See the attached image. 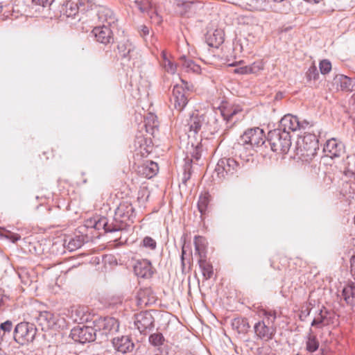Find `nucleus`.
<instances>
[{"label": "nucleus", "instance_id": "nucleus-16", "mask_svg": "<svg viewBox=\"0 0 355 355\" xmlns=\"http://www.w3.org/2000/svg\"><path fill=\"white\" fill-rule=\"evenodd\" d=\"M205 114L198 111L193 112L187 120V126L189 132L197 134L200 130L205 132Z\"/></svg>", "mask_w": 355, "mask_h": 355}, {"label": "nucleus", "instance_id": "nucleus-60", "mask_svg": "<svg viewBox=\"0 0 355 355\" xmlns=\"http://www.w3.org/2000/svg\"><path fill=\"white\" fill-rule=\"evenodd\" d=\"M1 353H2V351H1V349H0V355H1Z\"/></svg>", "mask_w": 355, "mask_h": 355}, {"label": "nucleus", "instance_id": "nucleus-34", "mask_svg": "<svg viewBox=\"0 0 355 355\" xmlns=\"http://www.w3.org/2000/svg\"><path fill=\"white\" fill-rule=\"evenodd\" d=\"M180 60L182 62V67L186 69L187 71L193 72L195 73H200V67L196 64L192 60L187 59L185 56H182L180 58Z\"/></svg>", "mask_w": 355, "mask_h": 355}, {"label": "nucleus", "instance_id": "nucleus-21", "mask_svg": "<svg viewBox=\"0 0 355 355\" xmlns=\"http://www.w3.org/2000/svg\"><path fill=\"white\" fill-rule=\"evenodd\" d=\"M112 344L118 352L123 354L132 351L134 347V344L128 336L114 338Z\"/></svg>", "mask_w": 355, "mask_h": 355}, {"label": "nucleus", "instance_id": "nucleus-12", "mask_svg": "<svg viewBox=\"0 0 355 355\" xmlns=\"http://www.w3.org/2000/svg\"><path fill=\"white\" fill-rule=\"evenodd\" d=\"M154 318L148 311L140 312L135 315V326L141 334H146L154 327Z\"/></svg>", "mask_w": 355, "mask_h": 355}, {"label": "nucleus", "instance_id": "nucleus-6", "mask_svg": "<svg viewBox=\"0 0 355 355\" xmlns=\"http://www.w3.org/2000/svg\"><path fill=\"white\" fill-rule=\"evenodd\" d=\"M37 334V328L33 323L22 322L17 324L14 331V339L24 345L33 342Z\"/></svg>", "mask_w": 355, "mask_h": 355}, {"label": "nucleus", "instance_id": "nucleus-49", "mask_svg": "<svg viewBox=\"0 0 355 355\" xmlns=\"http://www.w3.org/2000/svg\"><path fill=\"white\" fill-rule=\"evenodd\" d=\"M149 192L146 188H143L139 191L137 200L139 202H144L148 200Z\"/></svg>", "mask_w": 355, "mask_h": 355}, {"label": "nucleus", "instance_id": "nucleus-10", "mask_svg": "<svg viewBox=\"0 0 355 355\" xmlns=\"http://www.w3.org/2000/svg\"><path fill=\"white\" fill-rule=\"evenodd\" d=\"M309 127V122L306 121H300L296 116L292 114L284 115L280 121L279 128L282 131H297L298 130L306 129Z\"/></svg>", "mask_w": 355, "mask_h": 355}, {"label": "nucleus", "instance_id": "nucleus-15", "mask_svg": "<svg viewBox=\"0 0 355 355\" xmlns=\"http://www.w3.org/2000/svg\"><path fill=\"white\" fill-rule=\"evenodd\" d=\"M111 27L112 26L103 24L94 28L92 33L98 42L106 45L114 41Z\"/></svg>", "mask_w": 355, "mask_h": 355}, {"label": "nucleus", "instance_id": "nucleus-50", "mask_svg": "<svg viewBox=\"0 0 355 355\" xmlns=\"http://www.w3.org/2000/svg\"><path fill=\"white\" fill-rule=\"evenodd\" d=\"M53 0H33V3L35 5L46 7L51 6Z\"/></svg>", "mask_w": 355, "mask_h": 355}, {"label": "nucleus", "instance_id": "nucleus-29", "mask_svg": "<svg viewBox=\"0 0 355 355\" xmlns=\"http://www.w3.org/2000/svg\"><path fill=\"white\" fill-rule=\"evenodd\" d=\"M37 319L39 324L44 327L50 328L55 324V316L49 311L40 312Z\"/></svg>", "mask_w": 355, "mask_h": 355}, {"label": "nucleus", "instance_id": "nucleus-18", "mask_svg": "<svg viewBox=\"0 0 355 355\" xmlns=\"http://www.w3.org/2000/svg\"><path fill=\"white\" fill-rule=\"evenodd\" d=\"M134 270L136 275L142 278H149L153 274L151 263L147 259L138 261Z\"/></svg>", "mask_w": 355, "mask_h": 355}, {"label": "nucleus", "instance_id": "nucleus-59", "mask_svg": "<svg viewBox=\"0 0 355 355\" xmlns=\"http://www.w3.org/2000/svg\"><path fill=\"white\" fill-rule=\"evenodd\" d=\"M353 92L355 91V79H354V82H353Z\"/></svg>", "mask_w": 355, "mask_h": 355}, {"label": "nucleus", "instance_id": "nucleus-14", "mask_svg": "<svg viewBox=\"0 0 355 355\" xmlns=\"http://www.w3.org/2000/svg\"><path fill=\"white\" fill-rule=\"evenodd\" d=\"M117 49L119 57L125 61H130L137 55L135 45L128 40L120 41Z\"/></svg>", "mask_w": 355, "mask_h": 355}, {"label": "nucleus", "instance_id": "nucleus-20", "mask_svg": "<svg viewBox=\"0 0 355 355\" xmlns=\"http://www.w3.org/2000/svg\"><path fill=\"white\" fill-rule=\"evenodd\" d=\"M340 297L352 309H355V282H352L343 288Z\"/></svg>", "mask_w": 355, "mask_h": 355}, {"label": "nucleus", "instance_id": "nucleus-53", "mask_svg": "<svg viewBox=\"0 0 355 355\" xmlns=\"http://www.w3.org/2000/svg\"><path fill=\"white\" fill-rule=\"evenodd\" d=\"M8 239L11 240L13 243L19 241L21 236L17 234L10 233L8 236H6Z\"/></svg>", "mask_w": 355, "mask_h": 355}, {"label": "nucleus", "instance_id": "nucleus-37", "mask_svg": "<svg viewBox=\"0 0 355 355\" xmlns=\"http://www.w3.org/2000/svg\"><path fill=\"white\" fill-rule=\"evenodd\" d=\"M209 198L210 196L207 192L200 194L198 202V208L201 214H205L209 202Z\"/></svg>", "mask_w": 355, "mask_h": 355}, {"label": "nucleus", "instance_id": "nucleus-36", "mask_svg": "<svg viewBox=\"0 0 355 355\" xmlns=\"http://www.w3.org/2000/svg\"><path fill=\"white\" fill-rule=\"evenodd\" d=\"M191 252H187L185 242H184L182 247V253H181V266L182 272L186 271V266L189 265V268H190V266L191 263Z\"/></svg>", "mask_w": 355, "mask_h": 355}, {"label": "nucleus", "instance_id": "nucleus-41", "mask_svg": "<svg viewBox=\"0 0 355 355\" xmlns=\"http://www.w3.org/2000/svg\"><path fill=\"white\" fill-rule=\"evenodd\" d=\"M149 343L155 346V347H159L162 345L164 343L165 338L162 333L157 332L155 334H151L149 336Z\"/></svg>", "mask_w": 355, "mask_h": 355}, {"label": "nucleus", "instance_id": "nucleus-5", "mask_svg": "<svg viewBox=\"0 0 355 355\" xmlns=\"http://www.w3.org/2000/svg\"><path fill=\"white\" fill-rule=\"evenodd\" d=\"M240 168V164L234 159L223 157L218 160L215 173L220 180H223L236 175Z\"/></svg>", "mask_w": 355, "mask_h": 355}, {"label": "nucleus", "instance_id": "nucleus-7", "mask_svg": "<svg viewBox=\"0 0 355 355\" xmlns=\"http://www.w3.org/2000/svg\"><path fill=\"white\" fill-rule=\"evenodd\" d=\"M264 132L259 128H250L247 130L241 137V141L244 143L250 153L255 151V148L261 146L264 144Z\"/></svg>", "mask_w": 355, "mask_h": 355}, {"label": "nucleus", "instance_id": "nucleus-17", "mask_svg": "<svg viewBox=\"0 0 355 355\" xmlns=\"http://www.w3.org/2000/svg\"><path fill=\"white\" fill-rule=\"evenodd\" d=\"M343 145L338 142L336 139H328L324 146V152L327 156L331 158L339 157L343 151Z\"/></svg>", "mask_w": 355, "mask_h": 355}, {"label": "nucleus", "instance_id": "nucleus-25", "mask_svg": "<svg viewBox=\"0 0 355 355\" xmlns=\"http://www.w3.org/2000/svg\"><path fill=\"white\" fill-rule=\"evenodd\" d=\"M100 327L104 331V334H114L119 331V322L112 317L105 318L101 322Z\"/></svg>", "mask_w": 355, "mask_h": 355}, {"label": "nucleus", "instance_id": "nucleus-19", "mask_svg": "<svg viewBox=\"0 0 355 355\" xmlns=\"http://www.w3.org/2000/svg\"><path fill=\"white\" fill-rule=\"evenodd\" d=\"M158 171L159 167L157 164L149 160L146 161L137 167L138 173L148 179L154 177Z\"/></svg>", "mask_w": 355, "mask_h": 355}, {"label": "nucleus", "instance_id": "nucleus-57", "mask_svg": "<svg viewBox=\"0 0 355 355\" xmlns=\"http://www.w3.org/2000/svg\"><path fill=\"white\" fill-rule=\"evenodd\" d=\"M274 264H275V263H274V261H272V262L271 263V266H272L273 268H277V269H278V270H280V269H281L279 266H277V267H276L275 266H274Z\"/></svg>", "mask_w": 355, "mask_h": 355}, {"label": "nucleus", "instance_id": "nucleus-40", "mask_svg": "<svg viewBox=\"0 0 355 355\" xmlns=\"http://www.w3.org/2000/svg\"><path fill=\"white\" fill-rule=\"evenodd\" d=\"M245 146L246 145H244V143L240 141L236 148L239 150L240 157L246 161H249V157L252 156L255 151H252L250 153L249 150L245 148Z\"/></svg>", "mask_w": 355, "mask_h": 355}, {"label": "nucleus", "instance_id": "nucleus-38", "mask_svg": "<svg viewBox=\"0 0 355 355\" xmlns=\"http://www.w3.org/2000/svg\"><path fill=\"white\" fill-rule=\"evenodd\" d=\"M262 69H263L262 64L253 63L252 65L249 66V67L246 66V67L236 69L235 72L238 73H241V74L253 73L257 72L258 71H259Z\"/></svg>", "mask_w": 355, "mask_h": 355}, {"label": "nucleus", "instance_id": "nucleus-28", "mask_svg": "<svg viewBox=\"0 0 355 355\" xmlns=\"http://www.w3.org/2000/svg\"><path fill=\"white\" fill-rule=\"evenodd\" d=\"M144 126L148 133L154 135L158 128L157 116L153 113H148L144 118Z\"/></svg>", "mask_w": 355, "mask_h": 355}, {"label": "nucleus", "instance_id": "nucleus-58", "mask_svg": "<svg viewBox=\"0 0 355 355\" xmlns=\"http://www.w3.org/2000/svg\"><path fill=\"white\" fill-rule=\"evenodd\" d=\"M320 355H327V353L324 350H322Z\"/></svg>", "mask_w": 355, "mask_h": 355}, {"label": "nucleus", "instance_id": "nucleus-32", "mask_svg": "<svg viewBox=\"0 0 355 355\" xmlns=\"http://www.w3.org/2000/svg\"><path fill=\"white\" fill-rule=\"evenodd\" d=\"M233 329H236L239 334H245L250 329V324L246 318H235L232 322Z\"/></svg>", "mask_w": 355, "mask_h": 355}, {"label": "nucleus", "instance_id": "nucleus-22", "mask_svg": "<svg viewBox=\"0 0 355 355\" xmlns=\"http://www.w3.org/2000/svg\"><path fill=\"white\" fill-rule=\"evenodd\" d=\"M98 19L102 25L106 24L107 26H112L115 24L116 21V17L112 10L108 8L101 7L98 10Z\"/></svg>", "mask_w": 355, "mask_h": 355}, {"label": "nucleus", "instance_id": "nucleus-43", "mask_svg": "<svg viewBox=\"0 0 355 355\" xmlns=\"http://www.w3.org/2000/svg\"><path fill=\"white\" fill-rule=\"evenodd\" d=\"M141 245L149 248L151 250H154L157 248V243L155 239L150 236H145L142 240Z\"/></svg>", "mask_w": 355, "mask_h": 355}, {"label": "nucleus", "instance_id": "nucleus-35", "mask_svg": "<svg viewBox=\"0 0 355 355\" xmlns=\"http://www.w3.org/2000/svg\"><path fill=\"white\" fill-rule=\"evenodd\" d=\"M193 1L191 0H176L177 12L180 15H186L191 9Z\"/></svg>", "mask_w": 355, "mask_h": 355}, {"label": "nucleus", "instance_id": "nucleus-56", "mask_svg": "<svg viewBox=\"0 0 355 355\" xmlns=\"http://www.w3.org/2000/svg\"><path fill=\"white\" fill-rule=\"evenodd\" d=\"M311 311V308L309 307V304H306V306L302 307V313L304 315H309Z\"/></svg>", "mask_w": 355, "mask_h": 355}, {"label": "nucleus", "instance_id": "nucleus-33", "mask_svg": "<svg viewBox=\"0 0 355 355\" xmlns=\"http://www.w3.org/2000/svg\"><path fill=\"white\" fill-rule=\"evenodd\" d=\"M336 80L338 81L341 90L345 92H353V82L354 79L344 75L336 76Z\"/></svg>", "mask_w": 355, "mask_h": 355}, {"label": "nucleus", "instance_id": "nucleus-1", "mask_svg": "<svg viewBox=\"0 0 355 355\" xmlns=\"http://www.w3.org/2000/svg\"><path fill=\"white\" fill-rule=\"evenodd\" d=\"M242 112L243 110L240 105H231L226 101H223L217 109L204 113L205 132L211 135L217 132L220 129L223 121L227 124L235 116Z\"/></svg>", "mask_w": 355, "mask_h": 355}, {"label": "nucleus", "instance_id": "nucleus-23", "mask_svg": "<svg viewBox=\"0 0 355 355\" xmlns=\"http://www.w3.org/2000/svg\"><path fill=\"white\" fill-rule=\"evenodd\" d=\"M94 227L98 230H104L105 232H113L123 229V225L110 224L107 218L102 217L95 222Z\"/></svg>", "mask_w": 355, "mask_h": 355}, {"label": "nucleus", "instance_id": "nucleus-44", "mask_svg": "<svg viewBox=\"0 0 355 355\" xmlns=\"http://www.w3.org/2000/svg\"><path fill=\"white\" fill-rule=\"evenodd\" d=\"M319 347V343L315 337H309L306 341V349L310 352H313L318 349Z\"/></svg>", "mask_w": 355, "mask_h": 355}, {"label": "nucleus", "instance_id": "nucleus-54", "mask_svg": "<svg viewBox=\"0 0 355 355\" xmlns=\"http://www.w3.org/2000/svg\"><path fill=\"white\" fill-rule=\"evenodd\" d=\"M140 35L143 37H145L148 35H149L150 31L148 27L146 26H141L140 28Z\"/></svg>", "mask_w": 355, "mask_h": 355}, {"label": "nucleus", "instance_id": "nucleus-47", "mask_svg": "<svg viewBox=\"0 0 355 355\" xmlns=\"http://www.w3.org/2000/svg\"><path fill=\"white\" fill-rule=\"evenodd\" d=\"M331 69V64L327 60H323L320 62V70L322 74L328 73Z\"/></svg>", "mask_w": 355, "mask_h": 355}, {"label": "nucleus", "instance_id": "nucleus-52", "mask_svg": "<svg viewBox=\"0 0 355 355\" xmlns=\"http://www.w3.org/2000/svg\"><path fill=\"white\" fill-rule=\"evenodd\" d=\"M191 157L193 159H195L196 160H198L201 157V149L200 147L196 146V148L193 150V152L191 154Z\"/></svg>", "mask_w": 355, "mask_h": 355}, {"label": "nucleus", "instance_id": "nucleus-48", "mask_svg": "<svg viewBox=\"0 0 355 355\" xmlns=\"http://www.w3.org/2000/svg\"><path fill=\"white\" fill-rule=\"evenodd\" d=\"M318 71L315 66L310 67L306 72V78L309 80H315L318 78Z\"/></svg>", "mask_w": 355, "mask_h": 355}, {"label": "nucleus", "instance_id": "nucleus-39", "mask_svg": "<svg viewBox=\"0 0 355 355\" xmlns=\"http://www.w3.org/2000/svg\"><path fill=\"white\" fill-rule=\"evenodd\" d=\"M83 244V240L80 236L71 238L68 242L64 241V245L69 251H74L80 248Z\"/></svg>", "mask_w": 355, "mask_h": 355}, {"label": "nucleus", "instance_id": "nucleus-31", "mask_svg": "<svg viewBox=\"0 0 355 355\" xmlns=\"http://www.w3.org/2000/svg\"><path fill=\"white\" fill-rule=\"evenodd\" d=\"M161 59V65L165 71L171 74H174L177 70V65L169 59L165 51H162Z\"/></svg>", "mask_w": 355, "mask_h": 355}, {"label": "nucleus", "instance_id": "nucleus-46", "mask_svg": "<svg viewBox=\"0 0 355 355\" xmlns=\"http://www.w3.org/2000/svg\"><path fill=\"white\" fill-rule=\"evenodd\" d=\"M150 293V290L144 289L141 290L137 294L138 303L140 305H147L150 303L149 300L146 297V295Z\"/></svg>", "mask_w": 355, "mask_h": 355}, {"label": "nucleus", "instance_id": "nucleus-9", "mask_svg": "<svg viewBox=\"0 0 355 355\" xmlns=\"http://www.w3.org/2000/svg\"><path fill=\"white\" fill-rule=\"evenodd\" d=\"M187 83L182 80L181 85H175L173 89V96L171 98L175 109L178 111H182L188 103L189 90L187 87Z\"/></svg>", "mask_w": 355, "mask_h": 355}, {"label": "nucleus", "instance_id": "nucleus-4", "mask_svg": "<svg viewBox=\"0 0 355 355\" xmlns=\"http://www.w3.org/2000/svg\"><path fill=\"white\" fill-rule=\"evenodd\" d=\"M268 141L271 150L278 154H286L291 146L290 133L282 131L281 128L270 130L268 132Z\"/></svg>", "mask_w": 355, "mask_h": 355}, {"label": "nucleus", "instance_id": "nucleus-26", "mask_svg": "<svg viewBox=\"0 0 355 355\" xmlns=\"http://www.w3.org/2000/svg\"><path fill=\"white\" fill-rule=\"evenodd\" d=\"M331 322L330 313L325 309H321L318 315L313 319L311 326L321 328L329 324Z\"/></svg>", "mask_w": 355, "mask_h": 355}, {"label": "nucleus", "instance_id": "nucleus-2", "mask_svg": "<svg viewBox=\"0 0 355 355\" xmlns=\"http://www.w3.org/2000/svg\"><path fill=\"white\" fill-rule=\"evenodd\" d=\"M259 315L263 318V320L254 324L255 335L263 341H269L276 334L277 328L275 322L277 318V312L274 310L262 309L259 310Z\"/></svg>", "mask_w": 355, "mask_h": 355}, {"label": "nucleus", "instance_id": "nucleus-51", "mask_svg": "<svg viewBox=\"0 0 355 355\" xmlns=\"http://www.w3.org/2000/svg\"><path fill=\"white\" fill-rule=\"evenodd\" d=\"M12 323L10 320H7V321L1 323L0 325L1 329L4 331L5 332L6 331L10 332L12 329Z\"/></svg>", "mask_w": 355, "mask_h": 355}, {"label": "nucleus", "instance_id": "nucleus-42", "mask_svg": "<svg viewBox=\"0 0 355 355\" xmlns=\"http://www.w3.org/2000/svg\"><path fill=\"white\" fill-rule=\"evenodd\" d=\"M130 6L133 8H137L141 12L147 11L148 3L146 0H134L131 1Z\"/></svg>", "mask_w": 355, "mask_h": 355}, {"label": "nucleus", "instance_id": "nucleus-55", "mask_svg": "<svg viewBox=\"0 0 355 355\" xmlns=\"http://www.w3.org/2000/svg\"><path fill=\"white\" fill-rule=\"evenodd\" d=\"M351 272L353 276H355V255L351 258Z\"/></svg>", "mask_w": 355, "mask_h": 355}, {"label": "nucleus", "instance_id": "nucleus-24", "mask_svg": "<svg viewBox=\"0 0 355 355\" xmlns=\"http://www.w3.org/2000/svg\"><path fill=\"white\" fill-rule=\"evenodd\" d=\"M206 40L209 46L218 47L224 41V33L220 29L208 31L206 35Z\"/></svg>", "mask_w": 355, "mask_h": 355}, {"label": "nucleus", "instance_id": "nucleus-11", "mask_svg": "<svg viewBox=\"0 0 355 355\" xmlns=\"http://www.w3.org/2000/svg\"><path fill=\"white\" fill-rule=\"evenodd\" d=\"M70 336L75 342L80 343L92 342L96 339L94 329L88 326H78L73 328L71 331Z\"/></svg>", "mask_w": 355, "mask_h": 355}, {"label": "nucleus", "instance_id": "nucleus-3", "mask_svg": "<svg viewBox=\"0 0 355 355\" xmlns=\"http://www.w3.org/2000/svg\"><path fill=\"white\" fill-rule=\"evenodd\" d=\"M319 141L315 133L306 132L297 142L296 154L304 162H310L317 154Z\"/></svg>", "mask_w": 355, "mask_h": 355}, {"label": "nucleus", "instance_id": "nucleus-27", "mask_svg": "<svg viewBox=\"0 0 355 355\" xmlns=\"http://www.w3.org/2000/svg\"><path fill=\"white\" fill-rule=\"evenodd\" d=\"M194 245L196 253L199 256V259L207 258V241L206 239L201 236H196Z\"/></svg>", "mask_w": 355, "mask_h": 355}, {"label": "nucleus", "instance_id": "nucleus-13", "mask_svg": "<svg viewBox=\"0 0 355 355\" xmlns=\"http://www.w3.org/2000/svg\"><path fill=\"white\" fill-rule=\"evenodd\" d=\"M135 153L136 156L146 157L153 150V145L150 139L142 135H137L134 141Z\"/></svg>", "mask_w": 355, "mask_h": 355}, {"label": "nucleus", "instance_id": "nucleus-45", "mask_svg": "<svg viewBox=\"0 0 355 355\" xmlns=\"http://www.w3.org/2000/svg\"><path fill=\"white\" fill-rule=\"evenodd\" d=\"M65 12L66 15L68 17H71L73 15H76V14L78 12V8L76 3L73 2L68 1L65 4Z\"/></svg>", "mask_w": 355, "mask_h": 355}, {"label": "nucleus", "instance_id": "nucleus-30", "mask_svg": "<svg viewBox=\"0 0 355 355\" xmlns=\"http://www.w3.org/2000/svg\"><path fill=\"white\" fill-rule=\"evenodd\" d=\"M198 263L205 279H211L214 275L212 265L207 261L206 258L199 259Z\"/></svg>", "mask_w": 355, "mask_h": 355}, {"label": "nucleus", "instance_id": "nucleus-8", "mask_svg": "<svg viewBox=\"0 0 355 355\" xmlns=\"http://www.w3.org/2000/svg\"><path fill=\"white\" fill-rule=\"evenodd\" d=\"M135 216V208L129 200L121 202L115 210L114 219L121 224L128 225V223H132Z\"/></svg>", "mask_w": 355, "mask_h": 355}]
</instances>
